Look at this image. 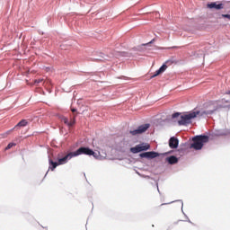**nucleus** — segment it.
I'll return each instance as SVG.
<instances>
[{
    "label": "nucleus",
    "instance_id": "f257e3e1",
    "mask_svg": "<svg viewBox=\"0 0 230 230\" xmlns=\"http://www.w3.org/2000/svg\"><path fill=\"white\" fill-rule=\"evenodd\" d=\"M78 155H93L95 159H100V153L93 152V149L89 147H79L75 152H69L66 155H64V153L58 154L57 161L54 162L53 159H49V170L51 172H55V168L57 166H60L62 164H66V163L73 159V157H78Z\"/></svg>",
    "mask_w": 230,
    "mask_h": 230
},
{
    "label": "nucleus",
    "instance_id": "f03ea898",
    "mask_svg": "<svg viewBox=\"0 0 230 230\" xmlns=\"http://www.w3.org/2000/svg\"><path fill=\"white\" fill-rule=\"evenodd\" d=\"M208 114H213V111H194L182 115H181L179 112H176L172 115V119H173V121H177L178 125L186 127L190 125L191 123V119H195L197 116H206Z\"/></svg>",
    "mask_w": 230,
    "mask_h": 230
},
{
    "label": "nucleus",
    "instance_id": "7ed1b4c3",
    "mask_svg": "<svg viewBox=\"0 0 230 230\" xmlns=\"http://www.w3.org/2000/svg\"><path fill=\"white\" fill-rule=\"evenodd\" d=\"M193 143L190 146V148H194V150H202V146H204V143H208L209 141V137L206 135L196 136L192 138Z\"/></svg>",
    "mask_w": 230,
    "mask_h": 230
},
{
    "label": "nucleus",
    "instance_id": "20e7f679",
    "mask_svg": "<svg viewBox=\"0 0 230 230\" xmlns=\"http://www.w3.org/2000/svg\"><path fill=\"white\" fill-rule=\"evenodd\" d=\"M150 128V124H144L139 126L137 129L129 131L131 136H137L139 134H143L144 132H146Z\"/></svg>",
    "mask_w": 230,
    "mask_h": 230
},
{
    "label": "nucleus",
    "instance_id": "39448f33",
    "mask_svg": "<svg viewBox=\"0 0 230 230\" xmlns=\"http://www.w3.org/2000/svg\"><path fill=\"white\" fill-rule=\"evenodd\" d=\"M207 8L210 10H224V4H218V2H212L207 4Z\"/></svg>",
    "mask_w": 230,
    "mask_h": 230
},
{
    "label": "nucleus",
    "instance_id": "423d86ee",
    "mask_svg": "<svg viewBox=\"0 0 230 230\" xmlns=\"http://www.w3.org/2000/svg\"><path fill=\"white\" fill-rule=\"evenodd\" d=\"M140 157H145L146 159H155V157H159V153L151 151L140 154Z\"/></svg>",
    "mask_w": 230,
    "mask_h": 230
},
{
    "label": "nucleus",
    "instance_id": "0eeeda50",
    "mask_svg": "<svg viewBox=\"0 0 230 230\" xmlns=\"http://www.w3.org/2000/svg\"><path fill=\"white\" fill-rule=\"evenodd\" d=\"M169 146H170V148H178L179 139H177V137H172L169 139Z\"/></svg>",
    "mask_w": 230,
    "mask_h": 230
},
{
    "label": "nucleus",
    "instance_id": "6e6552de",
    "mask_svg": "<svg viewBox=\"0 0 230 230\" xmlns=\"http://www.w3.org/2000/svg\"><path fill=\"white\" fill-rule=\"evenodd\" d=\"M166 161L169 164H177V163H179V159L174 155L167 157Z\"/></svg>",
    "mask_w": 230,
    "mask_h": 230
},
{
    "label": "nucleus",
    "instance_id": "1a4fd4ad",
    "mask_svg": "<svg viewBox=\"0 0 230 230\" xmlns=\"http://www.w3.org/2000/svg\"><path fill=\"white\" fill-rule=\"evenodd\" d=\"M130 152H132V154H139V152H143V149L140 145H137L135 147L130 148Z\"/></svg>",
    "mask_w": 230,
    "mask_h": 230
},
{
    "label": "nucleus",
    "instance_id": "9d476101",
    "mask_svg": "<svg viewBox=\"0 0 230 230\" xmlns=\"http://www.w3.org/2000/svg\"><path fill=\"white\" fill-rule=\"evenodd\" d=\"M28 125V120L22 119L15 127L14 128H17V127H26Z\"/></svg>",
    "mask_w": 230,
    "mask_h": 230
},
{
    "label": "nucleus",
    "instance_id": "9b49d317",
    "mask_svg": "<svg viewBox=\"0 0 230 230\" xmlns=\"http://www.w3.org/2000/svg\"><path fill=\"white\" fill-rule=\"evenodd\" d=\"M139 145L142 148V152H145L146 150H150V144L142 143V144H139Z\"/></svg>",
    "mask_w": 230,
    "mask_h": 230
},
{
    "label": "nucleus",
    "instance_id": "f8f14e48",
    "mask_svg": "<svg viewBox=\"0 0 230 230\" xmlns=\"http://www.w3.org/2000/svg\"><path fill=\"white\" fill-rule=\"evenodd\" d=\"M75 123H76V115H74V118L70 121H68V127H73Z\"/></svg>",
    "mask_w": 230,
    "mask_h": 230
},
{
    "label": "nucleus",
    "instance_id": "ddd939ff",
    "mask_svg": "<svg viewBox=\"0 0 230 230\" xmlns=\"http://www.w3.org/2000/svg\"><path fill=\"white\" fill-rule=\"evenodd\" d=\"M13 146H17V144L11 142L7 145V146L5 147V150H10L11 148H13Z\"/></svg>",
    "mask_w": 230,
    "mask_h": 230
},
{
    "label": "nucleus",
    "instance_id": "4468645a",
    "mask_svg": "<svg viewBox=\"0 0 230 230\" xmlns=\"http://www.w3.org/2000/svg\"><path fill=\"white\" fill-rule=\"evenodd\" d=\"M167 68H168V66L163 65V66L159 68V70H160L161 73H164Z\"/></svg>",
    "mask_w": 230,
    "mask_h": 230
},
{
    "label": "nucleus",
    "instance_id": "2eb2a0df",
    "mask_svg": "<svg viewBox=\"0 0 230 230\" xmlns=\"http://www.w3.org/2000/svg\"><path fill=\"white\" fill-rule=\"evenodd\" d=\"M62 121L65 123V125H67L69 127V119H67V118L64 117L62 119Z\"/></svg>",
    "mask_w": 230,
    "mask_h": 230
},
{
    "label": "nucleus",
    "instance_id": "dca6fc26",
    "mask_svg": "<svg viewBox=\"0 0 230 230\" xmlns=\"http://www.w3.org/2000/svg\"><path fill=\"white\" fill-rule=\"evenodd\" d=\"M162 72H160V70H156L155 75H153V78H155V76H159V75H161Z\"/></svg>",
    "mask_w": 230,
    "mask_h": 230
},
{
    "label": "nucleus",
    "instance_id": "f3484780",
    "mask_svg": "<svg viewBox=\"0 0 230 230\" xmlns=\"http://www.w3.org/2000/svg\"><path fill=\"white\" fill-rule=\"evenodd\" d=\"M44 82V79H36L34 80V84H42Z\"/></svg>",
    "mask_w": 230,
    "mask_h": 230
},
{
    "label": "nucleus",
    "instance_id": "a211bd4d",
    "mask_svg": "<svg viewBox=\"0 0 230 230\" xmlns=\"http://www.w3.org/2000/svg\"><path fill=\"white\" fill-rule=\"evenodd\" d=\"M221 17H224L225 19H229L230 21V14H222Z\"/></svg>",
    "mask_w": 230,
    "mask_h": 230
},
{
    "label": "nucleus",
    "instance_id": "6ab92c4d",
    "mask_svg": "<svg viewBox=\"0 0 230 230\" xmlns=\"http://www.w3.org/2000/svg\"><path fill=\"white\" fill-rule=\"evenodd\" d=\"M9 134H12V129L8 130L6 133H4L5 137H7L9 136Z\"/></svg>",
    "mask_w": 230,
    "mask_h": 230
},
{
    "label": "nucleus",
    "instance_id": "aec40b11",
    "mask_svg": "<svg viewBox=\"0 0 230 230\" xmlns=\"http://www.w3.org/2000/svg\"><path fill=\"white\" fill-rule=\"evenodd\" d=\"M43 84H51V80L48 79V80L45 81Z\"/></svg>",
    "mask_w": 230,
    "mask_h": 230
},
{
    "label": "nucleus",
    "instance_id": "412c9836",
    "mask_svg": "<svg viewBox=\"0 0 230 230\" xmlns=\"http://www.w3.org/2000/svg\"><path fill=\"white\" fill-rule=\"evenodd\" d=\"M72 112H76V109L73 108L71 109Z\"/></svg>",
    "mask_w": 230,
    "mask_h": 230
},
{
    "label": "nucleus",
    "instance_id": "4be33fe9",
    "mask_svg": "<svg viewBox=\"0 0 230 230\" xmlns=\"http://www.w3.org/2000/svg\"><path fill=\"white\" fill-rule=\"evenodd\" d=\"M166 64H172V61H166Z\"/></svg>",
    "mask_w": 230,
    "mask_h": 230
},
{
    "label": "nucleus",
    "instance_id": "5701e85b",
    "mask_svg": "<svg viewBox=\"0 0 230 230\" xmlns=\"http://www.w3.org/2000/svg\"><path fill=\"white\" fill-rule=\"evenodd\" d=\"M226 94H229L230 95V90L228 92H226Z\"/></svg>",
    "mask_w": 230,
    "mask_h": 230
}]
</instances>
